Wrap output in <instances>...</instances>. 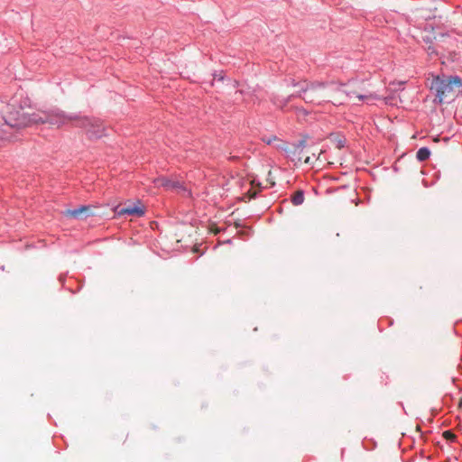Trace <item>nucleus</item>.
<instances>
[{"label":"nucleus","mask_w":462,"mask_h":462,"mask_svg":"<svg viewBox=\"0 0 462 462\" xmlns=\"http://www.w3.org/2000/svg\"><path fill=\"white\" fill-rule=\"evenodd\" d=\"M443 438L450 442H455L457 439V436L450 430H446L443 432Z\"/></svg>","instance_id":"obj_12"},{"label":"nucleus","mask_w":462,"mask_h":462,"mask_svg":"<svg viewBox=\"0 0 462 462\" xmlns=\"http://www.w3.org/2000/svg\"><path fill=\"white\" fill-rule=\"evenodd\" d=\"M75 117H79V116H68L60 110L42 111L32 114L22 113L19 115L17 121L11 125L17 127H26L32 125L47 123L52 125H56L57 127H60L69 124V122H73L74 125Z\"/></svg>","instance_id":"obj_1"},{"label":"nucleus","mask_w":462,"mask_h":462,"mask_svg":"<svg viewBox=\"0 0 462 462\" xmlns=\"http://www.w3.org/2000/svg\"><path fill=\"white\" fill-rule=\"evenodd\" d=\"M91 208L89 206H80L75 209H68L64 212V215L67 217H70L73 218H83L89 216V211Z\"/></svg>","instance_id":"obj_6"},{"label":"nucleus","mask_w":462,"mask_h":462,"mask_svg":"<svg viewBox=\"0 0 462 462\" xmlns=\"http://www.w3.org/2000/svg\"><path fill=\"white\" fill-rule=\"evenodd\" d=\"M116 212L118 216H135L142 217L144 215L145 210L144 208L141 205L140 202L134 204L133 206L124 207V208H116Z\"/></svg>","instance_id":"obj_5"},{"label":"nucleus","mask_w":462,"mask_h":462,"mask_svg":"<svg viewBox=\"0 0 462 462\" xmlns=\"http://www.w3.org/2000/svg\"><path fill=\"white\" fill-rule=\"evenodd\" d=\"M304 162H305V163H310V157H307V158L304 160Z\"/></svg>","instance_id":"obj_16"},{"label":"nucleus","mask_w":462,"mask_h":462,"mask_svg":"<svg viewBox=\"0 0 462 462\" xmlns=\"http://www.w3.org/2000/svg\"><path fill=\"white\" fill-rule=\"evenodd\" d=\"M346 95L349 97H356V98H358L359 101H371V100L378 99L377 95L372 94V93L367 94V95H361V94H356L355 91L349 90V91H346Z\"/></svg>","instance_id":"obj_8"},{"label":"nucleus","mask_w":462,"mask_h":462,"mask_svg":"<svg viewBox=\"0 0 462 462\" xmlns=\"http://www.w3.org/2000/svg\"><path fill=\"white\" fill-rule=\"evenodd\" d=\"M291 85L293 87L299 86L300 87V92H307L308 90H316L318 88H322L325 87V84L323 82H313L310 84H308L306 81L295 83L294 80H291Z\"/></svg>","instance_id":"obj_7"},{"label":"nucleus","mask_w":462,"mask_h":462,"mask_svg":"<svg viewBox=\"0 0 462 462\" xmlns=\"http://www.w3.org/2000/svg\"><path fill=\"white\" fill-rule=\"evenodd\" d=\"M74 126L83 128L89 138H99L106 130L100 119L79 116L75 117Z\"/></svg>","instance_id":"obj_3"},{"label":"nucleus","mask_w":462,"mask_h":462,"mask_svg":"<svg viewBox=\"0 0 462 462\" xmlns=\"http://www.w3.org/2000/svg\"><path fill=\"white\" fill-rule=\"evenodd\" d=\"M292 97H294V95H291V96L288 97L285 99H282V100H278V101H273V103H274L275 106L280 107L282 111H288L289 109H287V105H288L290 99Z\"/></svg>","instance_id":"obj_11"},{"label":"nucleus","mask_w":462,"mask_h":462,"mask_svg":"<svg viewBox=\"0 0 462 462\" xmlns=\"http://www.w3.org/2000/svg\"><path fill=\"white\" fill-rule=\"evenodd\" d=\"M210 231L213 232L214 234H218L220 232V229L217 226H212L210 227Z\"/></svg>","instance_id":"obj_15"},{"label":"nucleus","mask_w":462,"mask_h":462,"mask_svg":"<svg viewBox=\"0 0 462 462\" xmlns=\"http://www.w3.org/2000/svg\"><path fill=\"white\" fill-rule=\"evenodd\" d=\"M304 201V193L302 190H297L291 196V202L294 206H300Z\"/></svg>","instance_id":"obj_9"},{"label":"nucleus","mask_w":462,"mask_h":462,"mask_svg":"<svg viewBox=\"0 0 462 462\" xmlns=\"http://www.w3.org/2000/svg\"><path fill=\"white\" fill-rule=\"evenodd\" d=\"M461 87L462 79L458 76H437L431 83V88L436 91L439 102H442L443 98L452 93L456 88Z\"/></svg>","instance_id":"obj_2"},{"label":"nucleus","mask_w":462,"mask_h":462,"mask_svg":"<svg viewBox=\"0 0 462 462\" xmlns=\"http://www.w3.org/2000/svg\"><path fill=\"white\" fill-rule=\"evenodd\" d=\"M290 109H293L295 114L298 116H304L307 115V111L302 108V107H298V106H295V107H291Z\"/></svg>","instance_id":"obj_13"},{"label":"nucleus","mask_w":462,"mask_h":462,"mask_svg":"<svg viewBox=\"0 0 462 462\" xmlns=\"http://www.w3.org/2000/svg\"><path fill=\"white\" fill-rule=\"evenodd\" d=\"M154 187L156 188H164L166 190H183L186 191V189L183 187V184L177 180H171L165 177H159L153 180Z\"/></svg>","instance_id":"obj_4"},{"label":"nucleus","mask_w":462,"mask_h":462,"mask_svg":"<svg viewBox=\"0 0 462 462\" xmlns=\"http://www.w3.org/2000/svg\"><path fill=\"white\" fill-rule=\"evenodd\" d=\"M430 152L428 148H420L417 152L416 157L420 162H424L430 158Z\"/></svg>","instance_id":"obj_10"},{"label":"nucleus","mask_w":462,"mask_h":462,"mask_svg":"<svg viewBox=\"0 0 462 462\" xmlns=\"http://www.w3.org/2000/svg\"><path fill=\"white\" fill-rule=\"evenodd\" d=\"M261 190V187L259 186L258 189H254V186L252 187V189L247 192L248 196H249V199H254L256 197L257 195V192Z\"/></svg>","instance_id":"obj_14"}]
</instances>
